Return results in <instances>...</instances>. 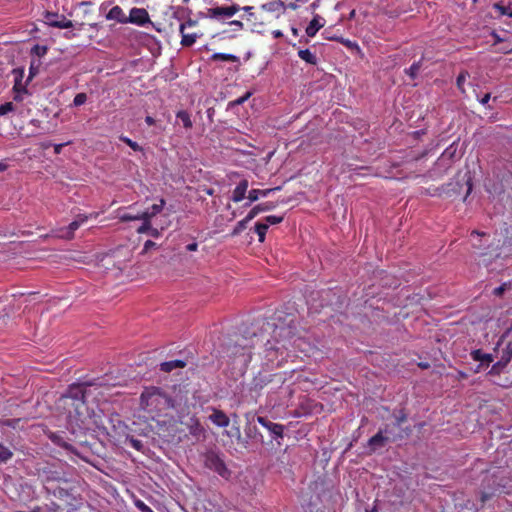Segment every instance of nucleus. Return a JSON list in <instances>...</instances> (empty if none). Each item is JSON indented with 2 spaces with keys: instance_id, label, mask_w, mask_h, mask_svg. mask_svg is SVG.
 Listing matches in <instances>:
<instances>
[{
  "instance_id": "8",
  "label": "nucleus",
  "mask_w": 512,
  "mask_h": 512,
  "mask_svg": "<svg viewBox=\"0 0 512 512\" xmlns=\"http://www.w3.org/2000/svg\"><path fill=\"white\" fill-rule=\"evenodd\" d=\"M257 421L260 425L266 428L275 439L283 438L285 427L282 424L274 423L262 416H258Z\"/></svg>"
},
{
  "instance_id": "14",
  "label": "nucleus",
  "mask_w": 512,
  "mask_h": 512,
  "mask_svg": "<svg viewBox=\"0 0 512 512\" xmlns=\"http://www.w3.org/2000/svg\"><path fill=\"white\" fill-rule=\"evenodd\" d=\"M276 207L274 202L260 203L254 206L248 213V219H254L259 213L270 211Z\"/></svg>"
},
{
  "instance_id": "13",
  "label": "nucleus",
  "mask_w": 512,
  "mask_h": 512,
  "mask_svg": "<svg viewBox=\"0 0 512 512\" xmlns=\"http://www.w3.org/2000/svg\"><path fill=\"white\" fill-rule=\"evenodd\" d=\"M189 433L197 440L205 438V429L198 419L191 418V423L188 425Z\"/></svg>"
},
{
  "instance_id": "35",
  "label": "nucleus",
  "mask_w": 512,
  "mask_h": 512,
  "mask_svg": "<svg viewBox=\"0 0 512 512\" xmlns=\"http://www.w3.org/2000/svg\"><path fill=\"white\" fill-rule=\"evenodd\" d=\"M47 50L48 48L46 46H42V45H34L32 50H31V53L38 56V57H42L44 56L46 53H47Z\"/></svg>"
},
{
  "instance_id": "53",
  "label": "nucleus",
  "mask_w": 512,
  "mask_h": 512,
  "mask_svg": "<svg viewBox=\"0 0 512 512\" xmlns=\"http://www.w3.org/2000/svg\"><path fill=\"white\" fill-rule=\"evenodd\" d=\"M156 247V243L151 241V240H147L145 243H144V248H143V253H146L148 252L150 249Z\"/></svg>"
},
{
  "instance_id": "61",
  "label": "nucleus",
  "mask_w": 512,
  "mask_h": 512,
  "mask_svg": "<svg viewBox=\"0 0 512 512\" xmlns=\"http://www.w3.org/2000/svg\"><path fill=\"white\" fill-rule=\"evenodd\" d=\"M229 24L238 27V29L243 28V23L238 20H233V21L229 22Z\"/></svg>"
},
{
  "instance_id": "1",
  "label": "nucleus",
  "mask_w": 512,
  "mask_h": 512,
  "mask_svg": "<svg viewBox=\"0 0 512 512\" xmlns=\"http://www.w3.org/2000/svg\"><path fill=\"white\" fill-rule=\"evenodd\" d=\"M140 401L141 406L149 411L161 412L176 408V401L161 388L155 386L146 387L141 393Z\"/></svg>"
},
{
  "instance_id": "19",
  "label": "nucleus",
  "mask_w": 512,
  "mask_h": 512,
  "mask_svg": "<svg viewBox=\"0 0 512 512\" xmlns=\"http://www.w3.org/2000/svg\"><path fill=\"white\" fill-rule=\"evenodd\" d=\"M323 27V23H320V17L316 15L309 23L306 28V34L309 37H313Z\"/></svg>"
},
{
  "instance_id": "9",
  "label": "nucleus",
  "mask_w": 512,
  "mask_h": 512,
  "mask_svg": "<svg viewBox=\"0 0 512 512\" xmlns=\"http://www.w3.org/2000/svg\"><path fill=\"white\" fill-rule=\"evenodd\" d=\"M129 21L138 25L149 22L148 12L143 8H132L129 15Z\"/></svg>"
},
{
  "instance_id": "32",
  "label": "nucleus",
  "mask_w": 512,
  "mask_h": 512,
  "mask_svg": "<svg viewBox=\"0 0 512 512\" xmlns=\"http://www.w3.org/2000/svg\"><path fill=\"white\" fill-rule=\"evenodd\" d=\"M494 8L499 10L502 15H506L512 17V2L507 5H502L500 3H496Z\"/></svg>"
},
{
  "instance_id": "36",
  "label": "nucleus",
  "mask_w": 512,
  "mask_h": 512,
  "mask_svg": "<svg viewBox=\"0 0 512 512\" xmlns=\"http://www.w3.org/2000/svg\"><path fill=\"white\" fill-rule=\"evenodd\" d=\"M120 139H121V141L126 143L130 148H132L134 151H141L142 150L141 146L137 142L132 141L128 137L121 136Z\"/></svg>"
},
{
  "instance_id": "63",
  "label": "nucleus",
  "mask_w": 512,
  "mask_h": 512,
  "mask_svg": "<svg viewBox=\"0 0 512 512\" xmlns=\"http://www.w3.org/2000/svg\"><path fill=\"white\" fill-rule=\"evenodd\" d=\"M22 93L23 92H15L14 100L18 101V102L22 101L23 100Z\"/></svg>"
},
{
  "instance_id": "31",
  "label": "nucleus",
  "mask_w": 512,
  "mask_h": 512,
  "mask_svg": "<svg viewBox=\"0 0 512 512\" xmlns=\"http://www.w3.org/2000/svg\"><path fill=\"white\" fill-rule=\"evenodd\" d=\"M251 220H252V219H248V215H247L244 219H242L241 221H239V222L236 224V226H235V228L233 229V231H232L231 235H232V236H237V235H239L243 230H245V229H246L248 222H250Z\"/></svg>"
},
{
  "instance_id": "29",
  "label": "nucleus",
  "mask_w": 512,
  "mask_h": 512,
  "mask_svg": "<svg viewBox=\"0 0 512 512\" xmlns=\"http://www.w3.org/2000/svg\"><path fill=\"white\" fill-rule=\"evenodd\" d=\"M267 229L268 224H264L263 222H257L255 224V232L258 234L259 242H264Z\"/></svg>"
},
{
  "instance_id": "42",
  "label": "nucleus",
  "mask_w": 512,
  "mask_h": 512,
  "mask_svg": "<svg viewBox=\"0 0 512 512\" xmlns=\"http://www.w3.org/2000/svg\"><path fill=\"white\" fill-rule=\"evenodd\" d=\"M87 100V95L85 93H78L73 100V104L75 106L83 105Z\"/></svg>"
},
{
  "instance_id": "57",
  "label": "nucleus",
  "mask_w": 512,
  "mask_h": 512,
  "mask_svg": "<svg viewBox=\"0 0 512 512\" xmlns=\"http://www.w3.org/2000/svg\"><path fill=\"white\" fill-rule=\"evenodd\" d=\"M148 234H149L150 236H152V237L157 238V237H159L160 232L158 231V229L153 228V227L151 226V229H149Z\"/></svg>"
},
{
  "instance_id": "64",
  "label": "nucleus",
  "mask_w": 512,
  "mask_h": 512,
  "mask_svg": "<svg viewBox=\"0 0 512 512\" xmlns=\"http://www.w3.org/2000/svg\"><path fill=\"white\" fill-rule=\"evenodd\" d=\"M298 8V5L294 2H291L286 5V9L296 10Z\"/></svg>"
},
{
  "instance_id": "43",
  "label": "nucleus",
  "mask_w": 512,
  "mask_h": 512,
  "mask_svg": "<svg viewBox=\"0 0 512 512\" xmlns=\"http://www.w3.org/2000/svg\"><path fill=\"white\" fill-rule=\"evenodd\" d=\"M407 420V414L401 410L398 415H395V423L396 427H399L403 422Z\"/></svg>"
},
{
  "instance_id": "39",
  "label": "nucleus",
  "mask_w": 512,
  "mask_h": 512,
  "mask_svg": "<svg viewBox=\"0 0 512 512\" xmlns=\"http://www.w3.org/2000/svg\"><path fill=\"white\" fill-rule=\"evenodd\" d=\"M164 205H165L164 199H161L159 204H153L151 206V208L149 209V211L151 212V215L155 216L158 213H160L161 210L163 209Z\"/></svg>"
},
{
  "instance_id": "7",
  "label": "nucleus",
  "mask_w": 512,
  "mask_h": 512,
  "mask_svg": "<svg viewBox=\"0 0 512 512\" xmlns=\"http://www.w3.org/2000/svg\"><path fill=\"white\" fill-rule=\"evenodd\" d=\"M45 21L48 25L56 28L67 29L73 27L71 20H68L64 15L57 13L47 12L45 14Z\"/></svg>"
},
{
  "instance_id": "4",
  "label": "nucleus",
  "mask_w": 512,
  "mask_h": 512,
  "mask_svg": "<svg viewBox=\"0 0 512 512\" xmlns=\"http://www.w3.org/2000/svg\"><path fill=\"white\" fill-rule=\"evenodd\" d=\"M470 356L474 361L479 362V364L473 369L474 373H480L481 371L486 370L494 361L493 354L485 353L481 349L471 351Z\"/></svg>"
},
{
  "instance_id": "34",
  "label": "nucleus",
  "mask_w": 512,
  "mask_h": 512,
  "mask_svg": "<svg viewBox=\"0 0 512 512\" xmlns=\"http://www.w3.org/2000/svg\"><path fill=\"white\" fill-rule=\"evenodd\" d=\"M421 67L420 62L413 63L409 69L406 70V73L412 78L415 79L418 75L419 69Z\"/></svg>"
},
{
  "instance_id": "18",
  "label": "nucleus",
  "mask_w": 512,
  "mask_h": 512,
  "mask_svg": "<svg viewBox=\"0 0 512 512\" xmlns=\"http://www.w3.org/2000/svg\"><path fill=\"white\" fill-rule=\"evenodd\" d=\"M186 366V362L182 360H171L167 362H163L160 364V370L163 372H171L177 368H184Z\"/></svg>"
},
{
  "instance_id": "27",
  "label": "nucleus",
  "mask_w": 512,
  "mask_h": 512,
  "mask_svg": "<svg viewBox=\"0 0 512 512\" xmlns=\"http://www.w3.org/2000/svg\"><path fill=\"white\" fill-rule=\"evenodd\" d=\"M511 359H512V342H509L506 345L505 349L503 350L499 361H501L503 364H505L507 366L509 364V362L511 361Z\"/></svg>"
},
{
  "instance_id": "41",
  "label": "nucleus",
  "mask_w": 512,
  "mask_h": 512,
  "mask_svg": "<svg viewBox=\"0 0 512 512\" xmlns=\"http://www.w3.org/2000/svg\"><path fill=\"white\" fill-rule=\"evenodd\" d=\"M228 436L235 437L238 442H242V435L239 426H233L231 432H226Z\"/></svg>"
},
{
  "instance_id": "3",
  "label": "nucleus",
  "mask_w": 512,
  "mask_h": 512,
  "mask_svg": "<svg viewBox=\"0 0 512 512\" xmlns=\"http://www.w3.org/2000/svg\"><path fill=\"white\" fill-rule=\"evenodd\" d=\"M273 338L277 344H280L282 348L287 349V344L297 334V324L294 319H290L287 323L280 322L274 324Z\"/></svg>"
},
{
  "instance_id": "11",
  "label": "nucleus",
  "mask_w": 512,
  "mask_h": 512,
  "mask_svg": "<svg viewBox=\"0 0 512 512\" xmlns=\"http://www.w3.org/2000/svg\"><path fill=\"white\" fill-rule=\"evenodd\" d=\"M209 420L218 427L225 428L229 425V417L219 409H213V413L209 416Z\"/></svg>"
},
{
  "instance_id": "5",
  "label": "nucleus",
  "mask_w": 512,
  "mask_h": 512,
  "mask_svg": "<svg viewBox=\"0 0 512 512\" xmlns=\"http://www.w3.org/2000/svg\"><path fill=\"white\" fill-rule=\"evenodd\" d=\"M240 10L239 5L233 4L231 6H222V7H214L209 8L207 10V16L215 19H224L230 18L235 15L236 12Z\"/></svg>"
},
{
  "instance_id": "12",
  "label": "nucleus",
  "mask_w": 512,
  "mask_h": 512,
  "mask_svg": "<svg viewBox=\"0 0 512 512\" xmlns=\"http://www.w3.org/2000/svg\"><path fill=\"white\" fill-rule=\"evenodd\" d=\"M458 145L456 142H453L449 147H447L440 158L438 159L439 163H444L448 161V166L454 161L457 154Z\"/></svg>"
},
{
  "instance_id": "15",
  "label": "nucleus",
  "mask_w": 512,
  "mask_h": 512,
  "mask_svg": "<svg viewBox=\"0 0 512 512\" xmlns=\"http://www.w3.org/2000/svg\"><path fill=\"white\" fill-rule=\"evenodd\" d=\"M248 189V181L242 180L239 182V184L236 186V188L233 191L232 200L234 202H240L245 198V194Z\"/></svg>"
},
{
  "instance_id": "37",
  "label": "nucleus",
  "mask_w": 512,
  "mask_h": 512,
  "mask_svg": "<svg viewBox=\"0 0 512 512\" xmlns=\"http://www.w3.org/2000/svg\"><path fill=\"white\" fill-rule=\"evenodd\" d=\"M265 222H263L264 224H268L269 225H274V224H279L283 221V216H275V215H271V216H267L265 217Z\"/></svg>"
},
{
  "instance_id": "40",
  "label": "nucleus",
  "mask_w": 512,
  "mask_h": 512,
  "mask_svg": "<svg viewBox=\"0 0 512 512\" xmlns=\"http://www.w3.org/2000/svg\"><path fill=\"white\" fill-rule=\"evenodd\" d=\"M14 110V105L12 102H6L0 106V116L6 115L8 112Z\"/></svg>"
},
{
  "instance_id": "21",
  "label": "nucleus",
  "mask_w": 512,
  "mask_h": 512,
  "mask_svg": "<svg viewBox=\"0 0 512 512\" xmlns=\"http://www.w3.org/2000/svg\"><path fill=\"white\" fill-rule=\"evenodd\" d=\"M298 56L300 59L311 65L317 64V57L309 49L299 50Z\"/></svg>"
},
{
  "instance_id": "52",
  "label": "nucleus",
  "mask_w": 512,
  "mask_h": 512,
  "mask_svg": "<svg viewBox=\"0 0 512 512\" xmlns=\"http://www.w3.org/2000/svg\"><path fill=\"white\" fill-rule=\"evenodd\" d=\"M138 218H139L138 214L132 215L130 213H125V214L121 215V217H120V219L124 222L138 220Z\"/></svg>"
},
{
  "instance_id": "54",
  "label": "nucleus",
  "mask_w": 512,
  "mask_h": 512,
  "mask_svg": "<svg viewBox=\"0 0 512 512\" xmlns=\"http://www.w3.org/2000/svg\"><path fill=\"white\" fill-rule=\"evenodd\" d=\"M245 341H246L245 338H243L241 341L238 340L236 347L239 346V347H241L244 350L247 347H251V346H253L255 344V342L253 340L251 341V344H247V343H245Z\"/></svg>"
},
{
  "instance_id": "47",
  "label": "nucleus",
  "mask_w": 512,
  "mask_h": 512,
  "mask_svg": "<svg viewBox=\"0 0 512 512\" xmlns=\"http://www.w3.org/2000/svg\"><path fill=\"white\" fill-rule=\"evenodd\" d=\"M468 76L467 72H462L457 77V86L459 89L463 90V84L466 80V77Z\"/></svg>"
},
{
  "instance_id": "23",
  "label": "nucleus",
  "mask_w": 512,
  "mask_h": 512,
  "mask_svg": "<svg viewBox=\"0 0 512 512\" xmlns=\"http://www.w3.org/2000/svg\"><path fill=\"white\" fill-rule=\"evenodd\" d=\"M212 61H227V62H239V57L233 54L226 53H214L211 56Z\"/></svg>"
},
{
  "instance_id": "6",
  "label": "nucleus",
  "mask_w": 512,
  "mask_h": 512,
  "mask_svg": "<svg viewBox=\"0 0 512 512\" xmlns=\"http://www.w3.org/2000/svg\"><path fill=\"white\" fill-rule=\"evenodd\" d=\"M92 384L89 382H85L83 384H72L69 386L66 393L63 395V397L70 398L74 401H77L81 404H85L86 399V386H91Z\"/></svg>"
},
{
  "instance_id": "17",
  "label": "nucleus",
  "mask_w": 512,
  "mask_h": 512,
  "mask_svg": "<svg viewBox=\"0 0 512 512\" xmlns=\"http://www.w3.org/2000/svg\"><path fill=\"white\" fill-rule=\"evenodd\" d=\"M106 19L108 20H115L120 23L127 22V19L122 11V9L119 6H114L110 9V11L106 15Z\"/></svg>"
},
{
  "instance_id": "10",
  "label": "nucleus",
  "mask_w": 512,
  "mask_h": 512,
  "mask_svg": "<svg viewBox=\"0 0 512 512\" xmlns=\"http://www.w3.org/2000/svg\"><path fill=\"white\" fill-rule=\"evenodd\" d=\"M384 432H387V430L385 429L383 431L380 429L373 437L369 439L368 446L372 452L378 448L384 447L385 444L389 441V438L384 436Z\"/></svg>"
},
{
  "instance_id": "45",
  "label": "nucleus",
  "mask_w": 512,
  "mask_h": 512,
  "mask_svg": "<svg viewBox=\"0 0 512 512\" xmlns=\"http://www.w3.org/2000/svg\"><path fill=\"white\" fill-rule=\"evenodd\" d=\"M196 21L189 19L188 21L181 23L179 26L180 33H183V31H186L188 27H193L196 25Z\"/></svg>"
},
{
  "instance_id": "28",
  "label": "nucleus",
  "mask_w": 512,
  "mask_h": 512,
  "mask_svg": "<svg viewBox=\"0 0 512 512\" xmlns=\"http://www.w3.org/2000/svg\"><path fill=\"white\" fill-rule=\"evenodd\" d=\"M506 367H507V366H506L505 364H503L501 361H499V360H498L497 362H495V363L491 366L490 370L488 371V375H489V376H498V375H500L502 372H504V370L506 369Z\"/></svg>"
},
{
  "instance_id": "59",
  "label": "nucleus",
  "mask_w": 512,
  "mask_h": 512,
  "mask_svg": "<svg viewBox=\"0 0 512 512\" xmlns=\"http://www.w3.org/2000/svg\"><path fill=\"white\" fill-rule=\"evenodd\" d=\"M198 248V244L196 242L190 243L186 246L188 251H196Z\"/></svg>"
},
{
  "instance_id": "38",
  "label": "nucleus",
  "mask_w": 512,
  "mask_h": 512,
  "mask_svg": "<svg viewBox=\"0 0 512 512\" xmlns=\"http://www.w3.org/2000/svg\"><path fill=\"white\" fill-rule=\"evenodd\" d=\"M261 8L265 11H268V12H276V11H279L278 7H277V2L276 0H273V1H270L268 3H265L261 6Z\"/></svg>"
},
{
  "instance_id": "30",
  "label": "nucleus",
  "mask_w": 512,
  "mask_h": 512,
  "mask_svg": "<svg viewBox=\"0 0 512 512\" xmlns=\"http://www.w3.org/2000/svg\"><path fill=\"white\" fill-rule=\"evenodd\" d=\"M13 457V452L0 443V462L6 463Z\"/></svg>"
},
{
  "instance_id": "26",
  "label": "nucleus",
  "mask_w": 512,
  "mask_h": 512,
  "mask_svg": "<svg viewBox=\"0 0 512 512\" xmlns=\"http://www.w3.org/2000/svg\"><path fill=\"white\" fill-rule=\"evenodd\" d=\"M125 443L129 444L135 450L144 452V445L141 440L134 438L133 436H126Z\"/></svg>"
},
{
  "instance_id": "51",
  "label": "nucleus",
  "mask_w": 512,
  "mask_h": 512,
  "mask_svg": "<svg viewBox=\"0 0 512 512\" xmlns=\"http://www.w3.org/2000/svg\"><path fill=\"white\" fill-rule=\"evenodd\" d=\"M38 66H39V63L37 65H35L34 62L31 63L30 69H29L28 81L31 80L37 74Z\"/></svg>"
},
{
  "instance_id": "44",
  "label": "nucleus",
  "mask_w": 512,
  "mask_h": 512,
  "mask_svg": "<svg viewBox=\"0 0 512 512\" xmlns=\"http://www.w3.org/2000/svg\"><path fill=\"white\" fill-rule=\"evenodd\" d=\"M135 506L141 511V512H154L148 505H146L141 500L135 501Z\"/></svg>"
},
{
  "instance_id": "62",
  "label": "nucleus",
  "mask_w": 512,
  "mask_h": 512,
  "mask_svg": "<svg viewBox=\"0 0 512 512\" xmlns=\"http://www.w3.org/2000/svg\"><path fill=\"white\" fill-rule=\"evenodd\" d=\"M87 220V216L78 215L75 219L76 222H80V226Z\"/></svg>"
},
{
  "instance_id": "20",
  "label": "nucleus",
  "mask_w": 512,
  "mask_h": 512,
  "mask_svg": "<svg viewBox=\"0 0 512 512\" xmlns=\"http://www.w3.org/2000/svg\"><path fill=\"white\" fill-rule=\"evenodd\" d=\"M13 73L15 75V83H14V87H13L14 92L27 93L28 91H27L25 85H22L23 70L14 69Z\"/></svg>"
},
{
  "instance_id": "50",
  "label": "nucleus",
  "mask_w": 512,
  "mask_h": 512,
  "mask_svg": "<svg viewBox=\"0 0 512 512\" xmlns=\"http://www.w3.org/2000/svg\"><path fill=\"white\" fill-rule=\"evenodd\" d=\"M138 220H142L143 222L151 221V218L154 217L151 215V212L149 210H146L142 212L141 214H138Z\"/></svg>"
},
{
  "instance_id": "25",
  "label": "nucleus",
  "mask_w": 512,
  "mask_h": 512,
  "mask_svg": "<svg viewBox=\"0 0 512 512\" xmlns=\"http://www.w3.org/2000/svg\"><path fill=\"white\" fill-rule=\"evenodd\" d=\"M176 117H177V119H179L182 122L183 126L186 129L192 128L193 123H192L190 115L187 111H184V110L179 111L177 113Z\"/></svg>"
},
{
  "instance_id": "48",
  "label": "nucleus",
  "mask_w": 512,
  "mask_h": 512,
  "mask_svg": "<svg viewBox=\"0 0 512 512\" xmlns=\"http://www.w3.org/2000/svg\"><path fill=\"white\" fill-rule=\"evenodd\" d=\"M251 96V92H247L244 96L242 97H239L238 99H236L235 101L231 102L230 105L234 106V105H241L243 104L246 100L249 99V97Z\"/></svg>"
},
{
  "instance_id": "16",
  "label": "nucleus",
  "mask_w": 512,
  "mask_h": 512,
  "mask_svg": "<svg viewBox=\"0 0 512 512\" xmlns=\"http://www.w3.org/2000/svg\"><path fill=\"white\" fill-rule=\"evenodd\" d=\"M279 189H280V187H276V188H272V189H264V190L252 189L249 191L248 199H249L250 203H252V202L257 201L259 199V197H267L272 192H274L275 190H279Z\"/></svg>"
},
{
  "instance_id": "49",
  "label": "nucleus",
  "mask_w": 512,
  "mask_h": 512,
  "mask_svg": "<svg viewBox=\"0 0 512 512\" xmlns=\"http://www.w3.org/2000/svg\"><path fill=\"white\" fill-rule=\"evenodd\" d=\"M149 229H151V222L150 221H146V222H143L142 225L137 229V232L138 233H148L149 232Z\"/></svg>"
},
{
  "instance_id": "22",
  "label": "nucleus",
  "mask_w": 512,
  "mask_h": 512,
  "mask_svg": "<svg viewBox=\"0 0 512 512\" xmlns=\"http://www.w3.org/2000/svg\"><path fill=\"white\" fill-rule=\"evenodd\" d=\"M49 438L54 444L66 449L68 451H73L72 445H70L68 442H66L61 435L52 433Z\"/></svg>"
},
{
  "instance_id": "58",
  "label": "nucleus",
  "mask_w": 512,
  "mask_h": 512,
  "mask_svg": "<svg viewBox=\"0 0 512 512\" xmlns=\"http://www.w3.org/2000/svg\"><path fill=\"white\" fill-rule=\"evenodd\" d=\"M491 497H492V494L482 492L481 493V502H482V504H484L486 501H488Z\"/></svg>"
},
{
  "instance_id": "56",
  "label": "nucleus",
  "mask_w": 512,
  "mask_h": 512,
  "mask_svg": "<svg viewBox=\"0 0 512 512\" xmlns=\"http://www.w3.org/2000/svg\"><path fill=\"white\" fill-rule=\"evenodd\" d=\"M490 98H491V94H490V93H486V94H485V95L480 99V103H481L482 105H486V104L489 102Z\"/></svg>"
},
{
  "instance_id": "60",
  "label": "nucleus",
  "mask_w": 512,
  "mask_h": 512,
  "mask_svg": "<svg viewBox=\"0 0 512 512\" xmlns=\"http://www.w3.org/2000/svg\"><path fill=\"white\" fill-rule=\"evenodd\" d=\"M277 2V7L280 10H282L283 12L286 10V5L282 0H276Z\"/></svg>"
},
{
  "instance_id": "2",
  "label": "nucleus",
  "mask_w": 512,
  "mask_h": 512,
  "mask_svg": "<svg viewBox=\"0 0 512 512\" xmlns=\"http://www.w3.org/2000/svg\"><path fill=\"white\" fill-rule=\"evenodd\" d=\"M205 468L228 480L231 477V470L226 466L223 454L216 448H210L200 455Z\"/></svg>"
},
{
  "instance_id": "33",
  "label": "nucleus",
  "mask_w": 512,
  "mask_h": 512,
  "mask_svg": "<svg viewBox=\"0 0 512 512\" xmlns=\"http://www.w3.org/2000/svg\"><path fill=\"white\" fill-rule=\"evenodd\" d=\"M80 227V222H76L75 220L72 221L68 227L67 232L65 233L66 238H72L74 235V232Z\"/></svg>"
},
{
  "instance_id": "55",
  "label": "nucleus",
  "mask_w": 512,
  "mask_h": 512,
  "mask_svg": "<svg viewBox=\"0 0 512 512\" xmlns=\"http://www.w3.org/2000/svg\"><path fill=\"white\" fill-rule=\"evenodd\" d=\"M506 289V284H503L497 288L494 289L493 294L496 296H501Z\"/></svg>"
},
{
  "instance_id": "24",
  "label": "nucleus",
  "mask_w": 512,
  "mask_h": 512,
  "mask_svg": "<svg viewBox=\"0 0 512 512\" xmlns=\"http://www.w3.org/2000/svg\"><path fill=\"white\" fill-rule=\"evenodd\" d=\"M181 36V45L184 47L192 46L196 42V39L198 38V35L196 33H187L186 31H183V33H181Z\"/></svg>"
},
{
  "instance_id": "46",
  "label": "nucleus",
  "mask_w": 512,
  "mask_h": 512,
  "mask_svg": "<svg viewBox=\"0 0 512 512\" xmlns=\"http://www.w3.org/2000/svg\"><path fill=\"white\" fill-rule=\"evenodd\" d=\"M257 433V428L255 426L247 425L245 428V434L248 438L252 439L255 437V434Z\"/></svg>"
}]
</instances>
